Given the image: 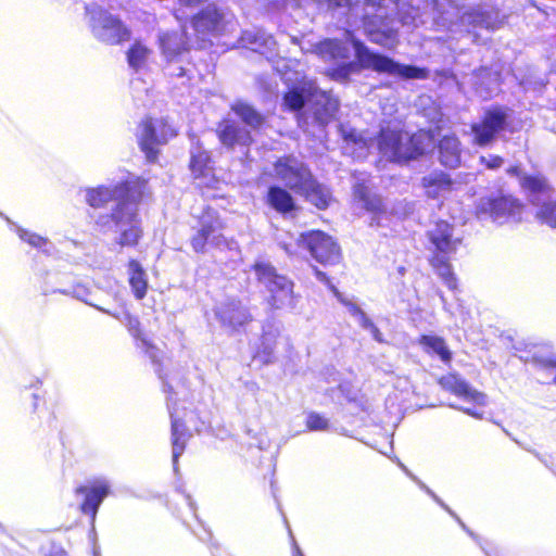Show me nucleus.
I'll list each match as a JSON object with an SVG mask.
<instances>
[{
	"label": "nucleus",
	"mask_w": 556,
	"mask_h": 556,
	"mask_svg": "<svg viewBox=\"0 0 556 556\" xmlns=\"http://www.w3.org/2000/svg\"><path fill=\"white\" fill-rule=\"evenodd\" d=\"M139 184V180H122L87 188L84 191L86 202L92 207H101L110 201H117V206L112 215L100 216L96 223L103 231L118 232L121 245H135L142 232L134 205L140 195V192L135 190Z\"/></svg>",
	"instance_id": "1"
},
{
	"label": "nucleus",
	"mask_w": 556,
	"mask_h": 556,
	"mask_svg": "<svg viewBox=\"0 0 556 556\" xmlns=\"http://www.w3.org/2000/svg\"><path fill=\"white\" fill-rule=\"evenodd\" d=\"M346 40L355 51L357 63L351 62L333 70L330 75L337 80L348 79L351 74L358 72L361 67L406 79H425L428 77L426 68L403 65L384 55L372 53L350 34L346 35Z\"/></svg>",
	"instance_id": "2"
},
{
	"label": "nucleus",
	"mask_w": 556,
	"mask_h": 556,
	"mask_svg": "<svg viewBox=\"0 0 556 556\" xmlns=\"http://www.w3.org/2000/svg\"><path fill=\"white\" fill-rule=\"evenodd\" d=\"M282 79L290 87L286 93L283 103L290 110H300L305 103L314 101V118L325 125L334 116L338 110V101L325 92H320L314 83L306 80L300 73H283Z\"/></svg>",
	"instance_id": "3"
},
{
	"label": "nucleus",
	"mask_w": 556,
	"mask_h": 556,
	"mask_svg": "<svg viewBox=\"0 0 556 556\" xmlns=\"http://www.w3.org/2000/svg\"><path fill=\"white\" fill-rule=\"evenodd\" d=\"M380 153L390 161L405 162L430 151L434 147V135L419 130L410 136L408 132L386 129L377 141Z\"/></svg>",
	"instance_id": "4"
},
{
	"label": "nucleus",
	"mask_w": 556,
	"mask_h": 556,
	"mask_svg": "<svg viewBox=\"0 0 556 556\" xmlns=\"http://www.w3.org/2000/svg\"><path fill=\"white\" fill-rule=\"evenodd\" d=\"M275 173L286 185L304 195L316 207L324 210L332 201L330 191L312 179L311 173L294 157L279 160Z\"/></svg>",
	"instance_id": "5"
},
{
	"label": "nucleus",
	"mask_w": 556,
	"mask_h": 556,
	"mask_svg": "<svg viewBox=\"0 0 556 556\" xmlns=\"http://www.w3.org/2000/svg\"><path fill=\"white\" fill-rule=\"evenodd\" d=\"M258 281L269 292L268 302L275 308H292L295 305L293 283L266 262H256L253 266Z\"/></svg>",
	"instance_id": "6"
},
{
	"label": "nucleus",
	"mask_w": 556,
	"mask_h": 556,
	"mask_svg": "<svg viewBox=\"0 0 556 556\" xmlns=\"http://www.w3.org/2000/svg\"><path fill=\"white\" fill-rule=\"evenodd\" d=\"M87 14L90 16L89 26L92 35L98 40L116 45L128 40L129 29L115 16L98 7H87Z\"/></svg>",
	"instance_id": "7"
},
{
	"label": "nucleus",
	"mask_w": 556,
	"mask_h": 556,
	"mask_svg": "<svg viewBox=\"0 0 556 556\" xmlns=\"http://www.w3.org/2000/svg\"><path fill=\"white\" fill-rule=\"evenodd\" d=\"M224 226L217 213L207 208L200 216L197 232L191 238V247L197 253H205L206 247H228L227 239L223 236Z\"/></svg>",
	"instance_id": "8"
},
{
	"label": "nucleus",
	"mask_w": 556,
	"mask_h": 556,
	"mask_svg": "<svg viewBox=\"0 0 556 556\" xmlns=\"http://www.w3.org/2000/svg\"><path fill=\"white\" fill-rule=\"evenodd\" d=\"M176 129L163 118L143 121L138 129L141 150L149 161L156 159L159 147L176 136Z\"/></svg>",
	"instance_id": "9"
},
{
	"label": "nucleus",
	"mask_w": 556,
	"mask_h": 556,
	"mask_svg": "<svg viewBox=\"0 0 556 556\" xmlns=\"http://www.w3.org/2000/svg\"><path fill=\"white\" fill-rule=\"evenodd\" d=\"M523 212V205L511 197L482 199L478 205L479 215H489L498 225L521 222Z\"/></svg>",
	"instance_id": "10"
},
{
	"label": "nucleus",
	"mask_w": 556,
	"mask_h": 556,
	"mask_svg": "<svg viewBox=\"0 0 556 556\" xmlns=\"http://www.w3.org/2000/svg\"><path fill=\"white\" fill-rule=\"evenodd\" d=\"M295 243L299 247L305 244L312 256L324 265H333L340 261V249L329 236L321 231L301 233Z\"/></svg>",
	"instance_id": "11"
},
{
	"label": "nucleus",
	"mask_w": 556,
	"mask_h": 556,
	"mask_svg": "<svg viewBox=\"0 0 556 556\" xmlns=\"http://www.w3.org/2000/svg\"><path fill=\"white\" fill-rule=\"evenodd\" d=\"M193 27L201 35L210 33L222 34L227 30H233L236 23L232 21L231 15L219 12L213 5H208L194 17Z\"/></svg>",
	"instance_id": "12"
},
{
	"label": "nucleus",
	"mask_w": 556,
	"mask_h": 556,
	"mask_svg": "<svg viewBox=\"0 0 556 556\" xmlns=\"http://www.w3.org/2000/svg\"><path fill=\"white\" fill-rule=\"evenodd\" d=\"M506 113L502 109L488 111L480 123L472 125L475 143L486 146L495 138L496 134L506 125Z\"/></svg>",
	"instance_id": "13"
},
{
	"label": "nucleus",
	"mask_w": 556,
	"mask_h": 556,
	"mask_svg": "<svg viewBox=\"0 0 556 556\" xmlns=\"http://www.w3.org/2000/svg\"><path fill=\"white\" fill-rule=\"evenodd\" d=\"M110 482L104 478L94 479L88 485L79 488L77 494L84 496L80 504L81 511L91 515L93 520L99 506L110 493Z\"/></svg>",
	"instance_id": "14"
},
{
	"label": "nucleus",
	"mask_w": 556,
	"mask_h": 556,
	"mask_svg": "<svg viewBox=\"0 0 556 556\" xmlns=\"http://www.w3.org/2000/svg\"><path fill=\"white\" fill-rule=\"evenodd\" d=\"M439 383L444 390L452 392L465 401L472 402L480 406H484L486 404V395L472 389L456 374H447L441 377Z\"/></svg>",
	"instance_id": "15"
},
{
	"label": "nucleus",
	"mask_w": 556,
	"mask_h": 556,
	"mask_svg": "<svg viewBox=\"0 0 556 556\" xmlns=\"http://www.w3.org/2000/svg\"><path fill=\"white\" fill-rule=\"evenodd\" d=\"M315 275L317 279L328 286L330 290L333 292V294L337 296V299L346 307L349 314L355 318V320L366 329H369L371 333L374 334L376 340H380L379 338V330L375 327V325L370 321V319L367 317V315L363 312V309L352 300L343 294H341L338 289L330 283L328 277L325 273L315 269Z\"/></svg>",
	"instance_id": "16"
},
{
	"label": "nucleus",
	"mask_w": 556,
	"mask_h": 556,
	"mask_svg": "<svg viewBox=\"0 0 556 556\" xmlns=\"http://www.w3.org/2000/svg\"><path fill=\"white\" fill-rule=\"evenodd\" d=\"M190 169L199 186L214 187L216 184L210 155L201 147L191 150Z\"/></svg>",
	"instance_id": "17"
},
{
	"label": "nucleus",
	"mask_w": 556,
	"mask_h": 556,
	"mask_svg": "<svg viewBox=\"0 0 556 556\" xmlns=\"http://www.w3.org/2000/svg\"><path fill=\"white\" fill-rule=\"evenodd\" d=\"M429 239L433 245V253L440 255H451L455 253L459 239L453 235V227L445 223L439 222L429 230Z\"/></svg>",
	"instance_id": "18"
},
{
	"label": "nucleus",
	"mask_w": 556,
	"mask_h": 556,
	"mask_svg": "<svg viewBox=\"0 0 556 556\" xmlns=\"http://www.w3.org/2000/svg\"><path fill=\"white\" fill-rule=\"evenodd\" d=\"M175 402L172 397L167 399V405L172 418V443H173V463L176 467L178 457L184 453L185 444L188 440V434L185 425L180 421V415L175 407Z\"/></svg>",
	"instance_id": "19"
},
{
	"label": "nucleus",
	"mask_w": 556,
	"mask_h": 556,
	"mask_svg": "<svg viewBox=\"0 0 556 556\" xmlns=\"http://www.w3.org/2000/svg\"><path fill=\"white\" fill-rule=\"evenodd\" d=\"M216 315L223 325L239 329L251 320V315L239 302H229L218 307Z\"/></svg>",
	"instance_id": "20"
},
{
	"label": "nucleus",
	"mask_w": 556,
	"mask_h": 556,
	"mask_svg": "<svg viewBox=\"0 0 556 556\" xmlns=\"http://www.w3.org/2000/svg\"><path fill=\"white\" fill-rule=\"evenodd\" d=\"M159 42L162 54L168 61L175 60L187 50V39L184 29L161 34Z\"/></svg>",
	"instance_id": "21"
},
{
	"label": "nucleus",
	"mask_w": 556,
	"mask_h": 556,
	"mask_svg": "<svg viewBox=\"0 0 556 556\" xmlns=\"http://www.w3.org/2000/svg\"><path fill=\"white\" fill-rule=\"evenodd\" d=\"M218 137L222 143L227 147L247 146L251 141L250 134L231 121H224L219 124Z\"/></svg>",
	"instance_id": "22"
},
{
	"label": "nucleus",
	"mask_w": 556,
	"mask_h": 556,
	"mask_svg": "<svg viewBox=\"0 0 556 556\" xmlns=\"http://www.w3.org/2000/svg\"><path fill=\"white\" fill-rule=\"evenodd\" d=\"M460 143L455 136H444L439 142V160L442 165L455 168L460 164Z\"/></svg>",
	"instance_id": "23"
},
{
	"label": "nucleus",
	"mask_w": 556,
	"mask_h": 556,
	"mask_svg": "<svg viewBox=\"0 0 556 556\" xmlns=\"http://www.w3.org/2000/svg\"><path fill=\"white\" fill-rule=\"evenodd\" d=\"M342 134L344 139V152L357 159L364 157L372 143L371 140L355 129H343Z\"/></svg>",
	"instance_id": "24"
},
{
	"label": "nucleus",
	"mask_w": 556,
	"mask_h": 556,
	"mask_svg": "<svg viewBox=\"0 0 556 556\" xmlns=\"http://www.w3.org/2000/svg\"><path fill=\"white\" fill-rule=\"evenodd\" d=\"M451 185L450 177L442 172L431 173L422 178L426 194L432 199H438L450 192Z\"/></svg>",
	"instance_id": "25"
},
{
	"label": "nucleus",
	"mask_w": 556,
	"mask_h": 556,
	"mask_svg": "<svg viewBox=\"0 0 556 556\" xmlns=\"http://www.w3.org/2000/svg\"><path fill=\"white\" fill-rule=\"evenodd\" d=\"M394 5L397 10L399 23H401L403 27L416 28L425 23L420 14V9L416 4L407 0H400L395 2Z\"/></svg>",
	"instance_id": "26"
},
{
	"label": "nucleus",
	"mask_w": 556,
	"mask_h": 556,
	"mask_svg": "<svg viewBox=\"0 0 556 556\" xmlns=\"http://www.w3.org/2000/svg\"><path fill=\"white\" fill-rule=\"evenodd\" d=\"M279 334L280 329L278 326H265L261 338V344L256 352V357H258L263 363H268L270 361V356L277 346Z\"/></svg>",
	"instance_id": "27"
},
{
	"label": "nucleus",
	"mask_w": 556,
	"mask_h": 556,
	"mask_svg": "<svg viewBox=\"0 0 556 556\" xmlns=\"http://www.w3.org/2000/svg\"><path fill=\"white\" fill-rule=\"evenodd\" d=\"M315 53L324 60H345L350 55V48L337 40L327 39L315 47Z\"/></svg>",
	"instance_id": "28"
},
{
	"label": "nucleus",
	"mask_w": 556,
	"mask_h": 556,
	"mask_svg": "<svg viewBox=\"0 0 556 556\" xmlns=\"http://www.w3.org/2000/svg\"><path fill=\"white\" fill-rule=\"evenodd\" d=\"M521 188L529 193L533 203H539V195L547 197L549 192V186L545 179L540 176L526 175L520 177Z\"/></svg>",
	"instance_id": "29"
},
{
	"label": "nucleus",
	"mask_w": 556,
	"mask_h": 556,
	"mask_svg": "<svg viewBox=\"0 0 556 556\" xmlns=\"http://www.w3.org/2000/svg\"><path fill=\"white\" fill-rule=\"evenodd\" d=\"M354 204L356 208H364L368 212H378L382 206L381 199L372 195L365 185L354 186Z\"/></svg>",
	"instance_id": "30"
},
{
	"label": "nucleus",
	"mask_w": 556,
	"mask_h": 556,
	"mask_svg": "<svg viewBox=\"0 0 556 556\" xmlns=\"http://www.w3.org/2000/svg\"><path fill=\"white\" fill-rule=\"evenodd\" d=\"M268 204L277 212L286 214L295 208L292 197L279 187H271L267 194Z\"/></svg>",
	"instance_id": "31"
},
{
	"label": "nucleus",
	"mask_w": 556,
	"mask_h": 556,
	"mask_svg": "<svg viewBox=\"0 0 556 556\" xmlns=\"http://www.w3.org/2000/svg\"><path fill=\"white\" fill-rule=\"evenodd\" d=\"M152 55V50L141 41H136L127 52V61L131 68L140 71L148 65Z\"/></svg>",
	"instance_id": "32"
},
{
	"label": "nucleus",
	"mask_w": 556,
	"mask_h": 556,
	"mask_svg": "<svg viewBox=\"0 0 556 556\" xmlns=\"http://www.w3.org/2000/svg\"><path fill=\"white\" fill-rule=\"evenodd\" d=\"M129 283L137 299H142L148 289L146 274L136 261L129 262Z\"/></svg>",
	"instance_id": "33"
},
{
	"label": "nucleus",
	"mask_w": 556,
	"mask_h": 556,
	"mask_svg": "<svg viewBox=\"0 0 556 556\" xmlns=\"http://www.w3.org/2000/svg\"><path fill=\"white\" fill-rule=\"evenodd\" d=\"M448 257L450 255L434 254L431 264L447 288L455 290L457 282L448 263Z\"/></svg>",
	"instance_id": "34"
},
{
	"label": "nucleus",
	"mask_w": 556,
	"mask_h": 556,
	"mask_svg": "<svg viewBox=\"0 0 556 556\" xmlns=\"http://www.w3.org/2000/svg\"><path fill=\"white\" fill-rule=\"evenodd\" d=\"M462 23L486 29L495 28V23L492 20L490 13L482 11L481 9H472L471 11H466L462 15Z\"/></svg>",
	"instance_id": "35"
},
{
	"label": "nucleus",
	"mask_w": 556,
	"mask_h": 556,
	"mask_svg": "<svg viewBox=\"0 0 556 556\" xmlns=\"http://www.w3.org/2000/svg\"><path fill=\"white\" fill-rule=\"evenodd\" d=\"M420 343L428 353L437 354L445 363L451 361L452 353L447 349L443 339L434 336H424Z\"/></svg>",
	"instance_id": "36"
},
{
	"label": "nucleus",
	"mask_w": 556,
	"mask_h": 556,
	"mask_svg": "<svg viewBox=\"0 0 556 556\" xmlns=\"http://www.w3.org/2000/svg\"><path fill=\"white\" fill-rule=\"evenodd\" d=\"M396 29L393 26H389L387 22H383L378 30H370V40L382 45L384 47H393L396 42Z\"/></svg>",
	"instance_id": "37"
},
{
	"label": "nucleus",
	"mask_w": 556,
	"mask_h": 556,
	"mask_svg": "<svg viewBox=\"0 0 556 556\" xmlns=\"http://www.w3.org/2000/svg\"><path fill=\"white\" fill-rule=\"evenodd\" d=\"M235 113L251 127H258L263 123V117L250 105L238 102L232 106Z\"/></svg>",
	"instance_id": "38"
},
{
	"label": "nucleus",
	"mask_w": 556,
	"mask_h": 556,
	"mask_svg": "<svg viewBox=\"0 0 556 556\" xmlns=\"http://www.w3.org/2000/svg\"><path fill=\"white\" fill-rule=\"evenodd\" d=\"M242 46L250 48L253 51H261L262 46L265 45H275L271 37H264L263 34L245 31L241 38Z\"/></svg>",
	"instance_id": "39"
},
{
	"label": "nucleus",
	"mask_w": 556,
	"mask_h": 556,
	"mask_svg": "<svg viewBox=\"0 0 556 556\" xmlns=\"http://www.w3.org/2000/svg\"><path fill=\"white\" fill-rule=\"evenodd\" d=\"M536 217L548 226L556 228V202H544L536 212Z\"/></svg>",
	"instance_id": "40"
},
{
	"label": "nucleus",
	"mask_w": 556,
	"mask_h": 556,
	"mask_svg": "<svg viewBox=\"0 0 556 556\" xmlns=\"http://www.w3.org/2000/svg\"><path fill=\"white\" fill-rule=\"evenodd\" d=\"M17 233H18L20 238L23 241H26L29 245L48 251L47 247L49 245V242L46 238H43L37 233L29 232L22 228H20L17 230Z\"/></svg>",
	"instance_id": "41"
},
{
	"label": "nucleus",
	"mask_w": 556,
	"mask_h": 556,
	"mask_svg": "<svg viewBox=\"0 0 556 556\" xmlns=\"http://www.w3.org/2000/svg\"><path fill=\"white\" fill-rule=\"evenodd\" d=\"M306 427L309 431H326L329 428V420L317 413H309L306 417Z\"/></svg>",
	"instance_id": "42"
},
{
	"label": "nucleus",
	"mask_w": 556,
	"mask_h": 556,
	"mask_svg": "<svg viewBox=\"0 0 556 556\" xmlns=\"http://www.w3.org/2000/svg\"><path fill=\"white\" fill-rule=\"evenodd\" d=\"M140 348L144 349L154 364H161L163 362L164 357L160 350L150 344L146 339H140Z\"/></svg>",
	"instance_id": "43"
},
{
	"label": "nucleus",
	"mask_w": 556,
	"mask_h": 556,
	"mask_svg": "<svg viewBox=\"0 0 556 556\" xmlns=\"http://www.w3.org/2000/svg\"><path fill=\"white\" fill-rule=\"evenodd\" d=\"M481 162L490 169H495L502 166L503 159L497 155L481 156Z\"/></svg>",
	"instance_id": "44"
},
{
	"label": "nucleus",
	"mask_w": 556,
	"mask_h": 556,
	"mask_svg": "<svg viewBox=\"0 0 556 556\" xmlns=\"http://www.w3.org/2000/svg\"><path fill=\"white\" fill-rule=\"evenodd\" d=\"M123 323H125L127 325L129 331L132 333L134 337H139V330H138L139 321L136 318L126 314L124 316Z\"/></svg>",
	"instance_id": "45"
},
{
	"label": "nucleus",
	"mask_w": 556,
	"mask_h": 556,
	"mask_svg": "<svg viewBox=\"0 0 556 556\" xmlns=\"http://www.w3.org/2000/svg\"><path fill=\"white\" fill-rule=\"evenodd\" d=\"M279 242H280L281 247L285 249V251L288 254H295L296 253V250H295L293 243L285 241V240H280Z\"/></svg>",
	"instance_id": "46"
},
{
	"label": "nucleus",
	"mask_w": 556,
	"mask_h": 556,
	"mask_svg": "<svg viewBox=\"0 0 556 556\" xmlns=\"http://www.w3.org/2000/svg\"><path fill=\"white\" fill-rule=\"evenodd\" d=\"M459 409L462 412H464L465 414L470 415V416H472L475 418H481L482 417V415L480 413H478L477 410L471 409L469 407H460Z\"/></svg>",
	"instance_id": "47"
},
{
	"label": "nucleus",
	"mask_w": 556,
	"mask_h": 556,
	"mask_svg": "<svg viewBox=\"0 0 556 556\" xmlns=\"http://www.w3.org/2000/svg\"><path fill=\"white\" fill-rule=\"evenodd\" d=\"M369 3H371L372 5H379V7H388L387 5V0H367ZM388 2H392V0H388Z\"/></svg>",
	"instance_id": "48"
},
{
	"label": "nucleus",
	"mask_w": 556,
	"mask_h": 556,
	"mask_svg": "<svg viewBox=\"0 0 556 556\" xmlns=\"http://www.w3.org/2000/svg\"><path fill=\"white\" fill-rule=\"evenodd\" d=\"M334 4L338 7L348 5L350 0H333Z\"/></svg>",
	"instance_id": "49"
},
{
	"label": "nucleus",
	"mask_w": 556,
	"mask_h": 556,
	"mask_svg": "<svg viewBox=\"0 0 556 556\" xmlns=\"http://www.w3.org/2000/svg\"><path fill=\"white\" fill-rule=\"evenodd\" d=\"M509 173L519 175V168L518 167H513V168L509 169Z\"/></svg>",
	"instance_id": "50"
},
{
	"label": "nucleus",
	"mask_w": 556,
	"mask_h": 556,
	"mask_svg": "<svg viewBox=\"0 0 556 556\" xmlns=\"http://www.w3.org/2000/svg\"><path fill=\"white\" fill-rule=\"evenodd\" d=\"M293 556H304L301 551L296 547Z\"/></svg>",
	"instance_id": "51"
},
{
	"label": "nucleus",
	"mask_w": 556,
	"mask_h": 556,
	"mask_svg": "<svg viewBox=\"0 0 556 556\" xmlns=\"http://www.w3.org/2000/svg\"><path fill=\"white\" fill-rule=\"evenodd\" d=\"M427 493H430V494L435 498V501H438V502H439V500L437 498V496H435L434 494H432L430 490H428V489H427Z\"/></svg>",
	"instance_id": "52"
},
{
	"label": "nucleus",
	"mask_w": 556,
	"mask_h": 556,
	"mask_svg": "<svg viewBox=\"0 0 556 556\" xmlns=\"http://www.w3.org/2000/svg\"><path fill=\"white\" fill-rule=\"evenodd\" d=\"M157 371H159L160 378L163 379V375H161V370L157 369Z\"/></svg>",
	"instance_id": "53"
},
{
	"label": "nucleus",
	"mask_w": 556,
	"mask_h": 556,
	"mask_svg": "<svg viewBox=\"0 0 556 556\" xmlns=\"http://www.w3.org/2000/svg\"><path fill=\"white\" fill-rule=\"evenodd\" d=\"M56 556H66L64 553H60Z\"/></svg>",
	"instance_id": "54"
}]
</instances>
